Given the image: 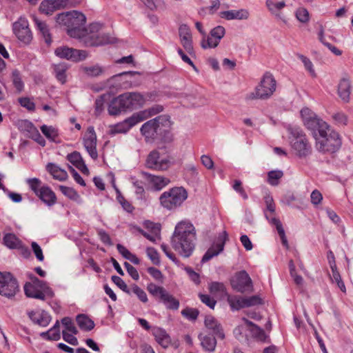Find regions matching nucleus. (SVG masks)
<instances>
[{"label":"nucleus","mask_w":353,"mask_h":353,"mask_svg":"<svg viewBox=\"0 0 353 353\" xmlns=\"http://www.w3.org/2000/svg\"><path fill=\"white\" fill-rule=\"evenodd\" d=\"M196 230L189 221H182L175 226L171 238L172 248L181 256H190L195 248Z\"/></svg>","instance_id":"nucleus-1"},{"label":"nucleus","mask_w":353,"mask_h":353,"mask_svg":"<svg viewBox=\"0 0 353 353\" xmlns=\"http://www.w3.org/2000/svg\"><path fill=\"white\" fill-rule=\"evenodd\" d=\"M144 102L143 96L137 92H127L114 98L108 106L110 115H117L122 111L132 110L141 106Z\"/></svg>","instance_id":"nucleus-2"},{"label":"nucleus","mask_w":353,"mask_h":353,"mask_svg":"<svg viewBox=\"0 0 353 353\" xmlns=\"http://www.w3.org/2000/svg\"><path fill=\"white\" fill-rule=\"evenodd\" d=\"M57 22L66 27L68 34L74 38H80L83 34V28L85 23V15L77 11L61 13L57 15Z\"/></svg>","instance_id":"nucleus-3"},{"label":"nucleus","mask_w":353,"mask_h":353,"mask_svg":"<svg viewBox=\"0 0 353 353\" xmlns=\"http://www.w3.org/2000/svg\"><path fill=\"white\" fill-rule=\"evenodd\" d=\"M288 130L290 134V145L296 155L300 158L310 155L312 153V147L302 129L294 126L289 127Z\"/></svg>","instance_id":"nucleus-4"},{"label":"nucleus","mask_w":353,"mask_h":353,"mask_svg":"<svg viewBox=\"0 0 353 353\" xmlns=\"http://www.w3.org/2000/svg\"><path fill=\"white\" fill-rule=\"evenodd\" d=\"M103 26L99 23H92L88 28H83V38L88 46H97L113 42V39L108 34L103 32Z\"/></svg>","instance_id":"nucleus-5"},{"label":"nucleus","mask_w":353,"mask_h":353,"mask_svg":"<svg viewBox=\"0 0 353 353\" xmlns=\"http://www.w3.org/2000/svg\"><path fill=\"white\" fill-rule=\"evenodd\" d=\"M316 148L321 152L333 153L337 151L341 146L342 141L339 134L331 130H324L322 134L315 137Z\"/></svg>","instance_id":"nucleus-6"},{"label":"nucleus","mask_w":353,"mask_h":353,"mask_svg":"<svg viewBox=\"0 0 353 353\" xmlns=\"http://www.w3.org/2000/svg\"><path fill=\"white\" fill-rule=\"evenodd\" d=\"M170 125V117L166 115H161L143 123L140 132L144 137L145 142L152 143L161 132V127H168Z\"/></svg>","instance_id":"nucleus-7"},{"label":"nucleus","mask_w":353,"mask_h":353,"mask_svg":"<svg viewBox=\"0 0 353 353\" xmlns=\"http://www.w3.org/2000/svg\"><path fill=\"white\" fill-rule=\"evenodd\" d=\"M275 90L276 81L270 73L266 72L254 90L245 95V99L247 101L267 99L273 94Z\"/></svg>","instance_id":"nucleus-8"},{"label":"nucleus","mask_w":353,"mask_h":353,"mask_svg":"<svg viewBox=\"0 0 353 353\" xmlns=\"http://www.w3.org/2000/svg\"><path fill=\"white\" fill-rule=\"evenodd\" d=\"M188 198V192L183 187H174L162 193L159 197L161 205L169 210H172L181 204Z\"/></svg>","instance_id":"nucleus-9"},{"label":"nucleus","mask_w":353,"mask_h":353,"mask_svg":"<svg viewBox=\"0 0 353 353\" xmlns=\"http://www.w3.org/2000/svg\"><path fill=\"white\" fill-rule=\"evenodd\" d=\"M301 115L305 126L312 132L314 138L329 130L330 125L307 108L301 110Z\"/></svg>","instance_id":"nucleus-10"},{"label":"nucleus","mask_w":353,"mask_h":353,"mask_svg":"<svg viewBox=\"0 0 353 353\" xmlns=\"http://www.w3.org/2000/svg\"><path fill=\"white\" fill-rule=\"evenodd\" d=\"M33 278L31 283H26L24 285V292L28 297L44 301L54 296L53 291L44 281L36 276Z\"/></svg>","instance_id":"nucleus-11"},{"label":"nucleus","mask_w":353,"mask_h":353,"mask_svg":"<svg viewBox=\"0 0 353 353\" xmlns=\"http://www.w3.org/2000/svg\"><path fill=\"white\" fill-rule=\"evenodd\" d=\"M19 290V283L13 276L9 272H0V294L11 299Z\"/></svg>","instance_id":"nucleus-12"},{"label":"nucleus","mask_w":353,"mask_h":353,"mask_svg":"<svg viewBox=\"0 0 353 353\" xmlns=\"http://www.w3.org/2000/svg\"><path fill=\"white\" fill-rule=\"evenodd\" d=\"M12 30L17 38L23 43L28 44L31 41L32 34L26 18L23 17H19L12 24Z\"/></svg>","instance_id":"nucleus-13"},{"label":"nucleus","mask_w":353,"mask_h":353,"mask_svg":"<svg viewBox=\"0 0 353 353\" xmlns=\"http://www.w3.org/2000/svg\"><path fill=\"white\" fill-rule=\"evenodd\" d=\"M54 53L57 57L61 59H66L74 62L83 61L88 57L86 51L77 50L67 46L57 48Z\"/></svg>","instance_id":"nucleus-14"},{"label":"nucleus","mask_w":353,"mask_h":353,"mask_svg":"<svg viewBox=\"0 0 353 353\" xmlns=\"http://www.w3.org/2000/svg\"><path fill=\"white\" fill-rule=\"evenodd\" d=\"M145 165L150 169L165 170L170 167V161L168 158H161L159 152L154 150L148 155Z\"/></svg>","instance_id":"nucleus-15"},{"label":"nucleus","mask_w":353,"mask_h":353,"mask_svg":"<svg viewBox=\"0 0 353 353\" xmlns=\"http://www.w3.org/2000/svg\"><path fill=\"white\" fill-rule=\"evenodd\" d=\"M144 113H134L131 117L125 119L123 121L113 125L110 130L111 134L128 132L131 128L134 126L136 124L143 121V117H141V116Z\"/></svg>","instance_id":"nucleus-16"},{"label":"nucleus","mask_w":353,"mask_h":353,"mask_svg":"<svg viewBox=\"0 0 353 353\" xmlns=\"http://www.w3.org/2000/svg\"><path fill=\"white\" fill-rule=\"evenodd\" d=\"M83 145L88 152L90 157L93 159L98 158V153L97 150V135L94 127L90 126L88 128L83 138Z\"/></svg>","instance_id":"nucleus-17"},{"label":"nucleus","mask_w":353,"mask_h":353,"mask_svg":"<svg viewBox=\"0 0 353 353\" xmlns=\"http://www.w3.org/2000/svg\"><path fill=\"white\" fill-rule=\"evenodd\" d=\"M228 240V233L223 231L219 234L216 242L207 250L203 255L201 261L205 263L210 260L212 257L217 256L224 248L225 243Z\"/></svg>","instance_id":"nucleus-18"},{"label":"nucleus","mask_w":353,"mask_h":353,"mask_svg":"<svg viewBox=\"0 0 353 353\" xmlns=\"http://www.w3.org/2000/svg\"><path fill=\"white\" fill-rule=\"evenodd\" d=\"M252 280L245 271L236 273L231 281L232 288L240 292L250 290L252 287Z\"/></svg>","instance_id":"nucleus-19"},{"label":"nucleus","mask_w":353,"mask_h":353,"mask_svg":"<svg viewBox=\"0 0 353 353\" xmlns=\"http://www.w3.org/2000/svg\"><path fill=\"white\" fill-rule=\"evenodd\" d=\"M27 315L33 323L41 327H47L52 319L48 312L43 310H31L27 311Z\"/></svg>","instance_id":"nucleus-20"},{"label":"nucleus","mask_w":353,"mask_h":353,"mask_svg":"<svg viewBox=\"0 0 353 353\" xmlns=\"http://www.w3.org/2000/svg\"><path fill=\"white\" fill-rule=\"evenodd\" d=\"M181 43L186 52L192 54L194 53L192 34L188 26L183 24L179 29Z\"/></svg>","instance_id":"nucleus-21"},{"label":"nucleus","mask_w":353,"mask_h":353,"mask_svg":"<svg viewBox=\"0 0 353 353\" xmlns=\"http://www.w3.org/2000/svg\"><path fill=\"white\" fill-rule=\"evenodd\" d=\"M141 175L152 185L156 190H160L170 182V179L161 176L152 175L146 172H141Z\"/></svg>","instance_id":"nucleus-22"},{"label":"nucleus","mask_w":353,"mask_h":353,"mask_svg":"<svg viewBox=\"0 0 353 353\" xmlns=\"http://www.w3.org/2000/svg\"><path fill=\"white\" fill-rule=\"evenodd\" d=\"M205 325L217 338L221 339L225 338V334L221 324L213 316H207L205 317Z\"/></svg>","instance_id":"nucleus-23"},{"label":"nucleus","mask_w":353,"mask_h":353,"mask_svg":"<svg viewBox=\"0 0 353 353\" xmlns=\"http://www.w3.org/2000/svg\"><path fill=\"white\" fill-rule=\"evenodd\" d=\"M249 12L245 9L223 11L219 14L221 18L225 19L226 20L247 19L249 17Z\"/></svg>","instance_id":"nucleus-24"},{"label":"nucleus","mask_w":353,"mask_h":353,"mask_svg":"<svg viewBox=\"0 0 353 353\" xmlns=\"http://www.w3.org/2000/svg\"><path fill=\"white\" fill-rule=\"evenodd\" d=\"M152 334L156 341L163 347L168 348L171 344V339L166 331L161 327H154L152 330Z\"/></svg>","instance_id":"nucleus-25"},{"label":"nucleus","mask_w":353,"mask_h":353,"mask_svg":"<svg viewBox=\"0 0 353 353\" xmlns=\"http://www.w3.org/2000/svg\"><path fill=\"white\" fill-rule=\"evenodd\" d=\"M67 159L73 165L78 168L82 173L88 174L89 170L85 165L81 154L79 152L74 151L67 155Z\"/></svg>","instance_id":"nucleus-26"},{"label":"nucleus","mask_w":353,"mask_h":353,"mask_svg":"<svg viewBox=\"0 0 353 353\" xmlns=\"http://www.w3.org/2000/svg\"><path fill=\"white\" fill-rule=\"evenodd\" d=\"M37 196L48 206L54 205L57 201V197L54 192L48 186H42V188H41V191Z\"/></svg>","instance_id":"nucleus-27"},{"label":"nucleus","mask_w":353,"mask_h":353,"mask_svg":"<svg viewBox=\"0 0 353 353\" xmlns=\"http://www.w3.org/2000/svg\"><path fill=\"white\" fill-rule=\"evenodd\" d=\"M351 93V83L347 79H343L340 81L338 85V94L343 102H348Z\"/></svg>","instance_id":"nucleus-28"},{"label":"nucleus","mask_w":353,"mask_h":353,"mask_svg":"<svg viewBox=\"0 0 353 353\" xmlns=\"http://www.w3.org/2000/svg\"><path fill=\"white\" fill-rule=\"evenodd\" d=\"M23 126L26 128V130L30 133L29 137L37 141L39 144L42 146L46 145V141L40 134L39 130L30 121H23Z\"/></svg>","instance_id":"nucleus-29"},{"label":"nucleus","mask_w":353,"mask_h":353,"mask_svg":"<svg viewBox=\"0 0 353 353\" xmlns=\"http://www.w3.org/2000/svg\"><path fill=\"white\" fill-rule=\"evenodd\" d=\"M46 170L54 179L62 181L68 178L67 172L54 163H49L46 166Z\"/></svg>","instance_id":"nucleus-30"},{"label":"nucleus","mask_w":353,"mask_h":353,"mask_svg":"<svg viewBox=\"0 0 353 353\" xmlns=\"http://www.w3.org/2000/svg\"><path fill=\"white\" fill-rule=\"evenodd\" d=\"M53 73L57 79L61 84H64L66 82L67 75L66 71L68 66L66 64L61 63L58 64H54L52 65Z\"/></svg>","instance_id":"nucleus-31"},{"label":"nucleus","mask_w":353,"mask_h":353,"mask_svg":"<svg viewBox=\"0 0 353 353\" xmlns=\"http://www.w3.org/2000/svg\"><path fill=\"white\" fill-rule=\"evenodd\" d=\"M81 70L88 77H97L102 75L104 73L105 68L97 64L89 66H81Z\"/></svg>","instance_id":"nucleus-32"},{"label":"nucleus","mask_w":353,"mask_h":353,"mask_svg":"<svg viewBox=\"0 0 353 353\" xmlns=\"http://www.w3.org/2000/svg\"><path fill=\"white\" fill-rule=\"evenodd\" d=\"M146 227L148 228L152 229V234H149L147 232L143 230L142 229H139V232L147 239L154 243L156 241L157 239H158L159 237V232H160L159 227L157 225H154L153 223H151V222L147 223Z\"/></svg>","instance_id":"nucleus-33"},{"label":"nucleus","mask_w":353,"mask_h":353,"mask_svg":"<svg viewBox=\"0 0 353 353\" xmlns=\"http://www.w3.org/2000/svg\"><path fill=\"white\" fill-rule=\"evenodd\" d=\"M77 324L80 329L85 331H90L94 327V323L85 314H79L76 318Z\"/></svg>","instance_id":"nucleus-34"},{"label":"nucleus","mask_w":353,"mask_h":353,"mask_svg":"<svg viewBox=\"0 0 353 353\" xmlns=\"http://www.w3.org/2000/svg\"><path fill=\"white\" fill-rule=\"evenodd\" d=\"M210 292L216 296L224 297L228 294L226 288L223 283L212 282L209 285Z\"/></svg>","instance_id":"nucleus-35"},{"label":"nucleus","mask_w":353,"mask_h":353,"mask_svg":"<svg viewBox=\"0 0 353 353\" xmlns=\"http://www.w3.org/2000/svg\"><path fill=\"white\" fill-rule=\"evenodd\" d=\"M34 21L37 26V28L42 34V35L45 39V42L48 45H50V43L52 42V39H51L50 34L49 32V30H48V28L46 23L45 22L39 20L37 17H34Z\"/></svg>","instance_id":"nucleus-36"},{"label":"nucleus","mask_w":353,"mask_h":353,"mask_svg":"<svg viewBox=\"0 0 353 353\" xmlns=\"http://www.w3.org/2000/svg\"><path fill=\"white\" fill-rule=\"evenodd\" d=\"M330 269L332 270L331 279L332 282H335L337 284L338 287L340 288V290L342 292H345L346 288L345 284L343 280L341 279L339 271L337 270L336 264L334 263L333 261L331 262Z\"/></svg>","instance_id":"nucleus-37"},{"label":"nucleus","mask_w":353,"mask_h":353,"mask_svg":"<svg viewBox=\"0 0 353 353\" xmlns=\"http://www.w3.org/2000/svg\"><path fill=\"white\" fill-rule=\"evenodd\" d=\"M266 6L269 11L276 17L281 18L280 10L285 6L284 1L274 2L272 0H266Z\"/></svg>","instance_id":"nucleus-38"},{"label":"nucleus","mask_w":353,"mask_h":353,"mask_svg":"<svg viewBox=\"0 0 353 353\" xmlns=\"http://www.w3.org/2000/svg\"><path fill=\"white\" fill-rule=\"evenodd\" d=\"M164 295L165 296L161 298V301L163 303L166 307L170 310H177L179 307V301L168 292H166Z\"/></svg>","instance_id":"nucleus-39"},{"label":"nucleus","mask_w":353,"mask_h":353,"mask_svg":"<svg viewBox=\"0 0 353 353\" xmlns=\"http://www.w3.org/2000/svg\"><path fill=\"white\" fill-rule=\"evenodd\" d=\"M227 297L228 302L232 310H239L241 308L245 307L244 298L230 295H228Z\"/></svg>","instance_id":"nucleus-40"},{"label":"nucleus","mask_w":353,"mask_h":353,"mask_svg":"<svg viewBox=\"0 0 353 353\" xmlns=\"http://www.w3.org/2000/svg\"><path fill=\"white\" fill-rule=\"evenodd\" d=\"M199 338L201 340V344L204 350L209 352L214 350L216 345L215 337L211 336H205L202 337L201 335H200Z\"/></svg>","instance_id":"nucleus-41"},{"label":"nucleus","mask_w":353,"mask_h":353,"mask_svg":"<svg viewBox=\"0 0 353 353\" xmlns=\"http://www.w3.org/2000/svg\"><path fill=\"white\" fill-rule=\"evenodd\" d=\"M3 240L4 245L11 249L17 248L21 245V241L12 233L5 234Z\"/></svg>","instance_id":"nucleus-42"},{"label":"nucleus","mask_w":353,"mask_h":353,"mask_svg":"<svg viewBox=\"0 0 353 353\" xmlns=\"http://www.w3.org/2000/svg\"><path fill=\"white\" fill-rule=\"evenodd\" d=\"M318 37L319 41L325 46H326L336 56H340L342 54V51L339 50L337 48H336L334 46L332 45L330 42L327 41L324 36V32L323 28L321 29L318 34Z\"/></svg>","instance_id":"nucleus-43"},{"label":"nucleus","mask_w":353,"mask_h":353,"mask_svg":"<svg viewBox=\"0 0 353 353\" xmlns=\"http://www.w3.org/2000/svg\"><path fill=\"white\" fill-rule=\"evenodd\" d=\"M271 223L276 226L278 234L281 239L282 244L288 248V240L285 236V231H284V229L282 226L281 221L276 218H272L271 220Z\"/></svg>","instance_id":"nucleus-44"},{"label":"nucleus","mask_w":353,"mask_h":353,"mask_svg":"<svg viewBox=\"0 0 353 353\" xmlns=\"http://www.w3.org/2000/svg\"><path fill=\"white\" fill-rule=\"evenodd\" d=\"M148 291L154 297H158L161 299L163 296H165V293L167 292L163 287L158 286L154 283H150L147 287Z\"/></svg>","instance_id":"nucleus-45"},{"label":"nucleus","mask_w":353,"mask_h":353,"mask_svg":"<svg viewBox=\"0 0 353 353\" xmlns=\"http://www.w3.org/2000/svg\"><path fill=\"white\" fill-rule=\"evenodd\" d=\"M219 41H218L215 37H212L210 34L209 36L203 35V37L201 41V47L203 49L207 48H216L219 44Z\"/></svg>","instance_id":"nucleus-46"},{"label":"nucleus","mask_w":353,"mask_h":353,"mask_svg":"<svg viewBox=\"0 0 353 353\" xmlns=\"http://www.w3.org/2000/svg\"><path fill=\"white\" fill-rule=\"evenodd\" d=\"M283 176V172L281 170L270 171L268 174V182L272 185H277Z\"/></svg>","instance_id":"nucleus-47"},{"label":"nucleus","mask_w":353,"mask_h":353,"mask_svg":"<svg viewBox=\"0 0 353 353\" xmlns=\"http://www.w3.org/2000/svg\"><path fill=\"white\" fill-rule=\"evenodd\" d=\"M42 133L50 140L55 141L56 138L58 137V131L57 129L52 126L43 125L41 127Z\"/></svg>","instance_id":"nucleus-48"},{"label":"nucleus","mask_w":353,"mask_h":353,"mask_svg":"<svg viewBox=\"0 0 353 353\" xmlns=\"http://www.w3.org/2000/svg\"><path fill=\"white\" fill-rule=\"evenodd\" d=\"M163 110V108L162 105H155L153 107H152L148 110L137 112L136 114L144 113L143 115L141 116V117H144V118H143V121H144V120L147 119L148 118L162 112Z\"/></svg>","instance_id":"nucleus-49"},{"label":"nucleus","mask_w":353,"mask_h":353,"mask_svg":"<svg viewBox=\"0 0 353 353\" xmlns=\"http://www.w3.org/2000/svg\"><path fill=\"white\" fill-rule=\"evenodd\" d=\"M39 10L46 14H52L57 9L52 0H43L40 4Z\"/></svg>","instance_id":"nucleus-50"},{"label":"nucleus","mask_w":353,"mask_h":353,"mask_svg":"<svg viewBox=\"0 0 353 353\" xmlns=\"http://www.w3.org/2000/svg\"><path fill=\"white\" fill-rule=\"evenodd\" d=\"M335 123L339 125L345 126L347 125L348 117L343 112H337L332 116Z\"/></svg>","instance_id":"nucleus-51"},{"label":"nucleus","mask_w":353,"mask_h":353,"mask_svg":"<svg viewBox=\"0 0 353 353\" xmlns=\"http://www.w3.org/2000/svg\"><path fill=\"white\" fill-rule=\"evenodd\" d=\"M12 79L14 87L18 91H21L23 88V83L21 80L20 72L17 70H14L12 72Z\"/></svg>","instance_id":"nucleus-52"},{"label":"nucleus","mask_w":353,"mask_h":353,"mask_svg":"<svg viewBox=\"0 0 353 353\" xmlns=\"http://www.w3.org/2000/svg\"><path fill=\"white\" fill-rule=\"evenodd\" d=\"M40 336L46 340L48 341H58L61 338L60 332L57 330H54V332H50V329L47 332H43L40 334Z\"/></svg>","instance_id":"nucleus-53"},{"label":"nucleus","mask_w":353,"mask_h":353,"mask_svg":"<svg viewBox=\"0 0 353 353\" xmlns=\"http://www.w3.org/2000/svg\"><path fill=\"white\" fill-rule=\"evenodd\" d=\"M118 193L117 199L119 203L121 205L123 208L128 212H132L134 210V207L128 201L124 196H123L119 190H117Z\"/></svg>","instance_id":"nucleus-54"},{"label":"nucleus","mask_w":353,"mask_h":353,"mask_svg":"<svg viewBox=\"0 0 353 353\" xmlns=\"http://www.w3.org/2000/svg\"><path fill=\"white\" fill-rule=\"evenodd\" d=\"M146 254L148 257L151 260L153 264L159 265L160 259L159 253L157 250L154 248H148L146 249Z\"/></svg>","instance_id":"nucleus-55"},{"label":"nucleus","mask_w":353,"mask_h":353,"mask_svg":"<svg viewBox=\"0 0 353 353\" xmlns=\"http://www.w3.org/2000/svg\"><path fill=\"white\" fill-rule=\"evenodd\" d=\"M61 323L65 326V330H67L66 332H70L73 334H77L78 333V330L70 317L63 318Z\"/></svg>","instance_id":"nucleus-56"},{"label":"nucleus","mask_w":353,"mask_h":353,"mask_svg":"<svg viewBox=\"0 0 353 353\" xmlns=\"http://www.w3.org/2000/svg\"><path fill=\"white\" fill-rule=\"evenodd\" d=\"M250 332L256 339L261 341H265L268 337L265 331L259 326H254L253 328H251Z\"/></svg>","instance_id":"nucleus-57"},{"label":"nucleus","mask_w":353,"mask_h":353,"mask_svg":"<svg viewBox=\"0 0 353 353\" xmlns=\"http://www.w3.org/2000/svg\"><path fill=\"white\" fill-rule=\"evenodd\" d=\"M299 59L303 62L305 69L310 73V74L313 77L315 76V71L313 68V64L312 61L305 56L303 54L297 55Z\"/></svg>","instance_id":"nucleus-58"},{"label":"nucleus","mask_w":353,"mask_h":353,"mask_svg":"<svg viewBox=\"0 0 353 353\" xmlns=\"http://www.w3.org/2000/svg\"><path fill=\"white\" fill-rule=\"evenodd\" d=\"M210 34L212 37H215V39L220 42L221 39L224 37L225 34V30L224 27L218 26L212 29Z\"/></svg>","instance_id":"nucleus-59"},{"label":"nucleus","mask_w":353,"mask_h":353,"mask_svg":"<svg viewBox=\"0 0 353 353\" xmlns=\"http://www.w3.org/2000/svg\"><path fill=\"white\" fill-rule=\"evenodd\" d=\"M181 314L189 320L194 321L198 317L199 311L196 309L187 307L181 311Z\"/></svg>","instance_id":"nucleus-60"},{"label":"nucleus","mask_w":353,"mask_h":353,"mask_svg":"<svg viewBox=\"0 0 353 353\" xmlns=\"http://www.w3.org/2000/svg\"><path fill=\"white\" fill-rule=\"evenodd\" d=\"M27 181L31 190L38 195L41 191V188H42L41 186V181L37 178L29 179Z\"/></svg>","instance_id":"nucleus-61"},{"label":"nucleus","mask_w":353,"mask_h":353,"mask_svg":"<svg viewBox=\"0 0 353 353\" xmlns=\"http://www.w3.org/2000/svg\"><path fill=\"white\" fill-rule=\"evenodd\" d=\"M59 189L65 196L71 199H76L79 196L78 193L72 188L60 185Z\"/></svg>","instance_id":"nucleus-62"},{"label":"nucleus","mask_w":353,"mask_h":353,"mask_svg":"<svg viewBox=\"0 0 353 353\" xmlns=\"http://www.w3.org/2000/svg\"><path fill=\"white\" fill-rule=\"evenodd\" d=\"M132 292L137 296L139 299L142 301L143 303L148 302V296L146 293L143 290H142L141 288H139L137 285H134L132 288Z\"/></svg>","instance_id":"nucleus-63"},{"label":"nucleus","mask_w":353,"mask_h":353,"mask_svg":"<svg viewBox=\"0 0 353 353\" xmlns=\"http://www.w3.org/2000/svg\"><path fill=\"white\" fill-rule=\"evenodd\" d=\"M112 281L123 292L129 294H130V290H129L128 285L121 277L114 275L112 276Z\"/></svg>","instance_id":"nucleus-64"}]
</instances>
